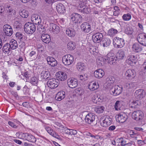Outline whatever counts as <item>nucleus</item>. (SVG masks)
Listing matches in <instances>:
<instances>
[{"label":"nucleus","instance_id":"obj_13","mask_svg":"<svg viewBox=\"0 0 146 146\" xmlns=\"http://www.w3.org/2000/svg\"><path fill=\"white\" fill-rule=\"evenodd\" d=\"M21 20V17L20 16H18L14 19L13 26L15 28L19 30L22 28V25L20 22Z\"/></svg>","mask_w":146,"mask_h":146},{"label":"nucleus","instance_id":"obj_20","mask_svg":"<svg viewBox=\"0 0 146 146\" xmlns=\"http://www.w3.org/2000/svg\"><path fill=\"white\" fill-rule=\"evenodd\" d=\"M104 75V72L101 69H99L95 70L94 72V76L97 78H100Z\"/></svg>","mask_w":146,"mask_h":146},{"label":"nucleus","instance_id":"obj_6","mask_svg":"<svg viewBox=\"0 0 146 146\" xmlns=\"http://www.w3.org/2000/svg\"><path fill=\"white\" fill-rule=\"evenodd\" d=\"M104 120L101 119L100 121V125L102 126L106 127L110 125L112 120L109 116H104Z\"/></svg>","mask_w":146,"mask_h":146},{"label":"nucleus","instance_id":"obj_46","mask_svg":"<svg viewBox=\"0 0 146 146\" xmlns=\"http://www.w3.org/2000/svg\"><path fill=\"white\" fill-rule=\"evenodd\" d=\"M28 11L25 10H23L19 12L20 16L24 18H27L29 15Z\"/></svg>","mask_w":146,"mask_h":146},{"label":"nucleus","instance_id":"obj_12","mask_svg":"<svg viewBox=\"0 0 146 146\" xmlns=\"http://www.w3.org/2000/svg\"><path fill=\"white\" fill-rule=\"evenodd\" d=\"M49 30L51 33H52L54 34H57L60 31V28L56 25L52 23L50 24Z\"/></svg>","mask_w":146,"mask_h":146},{"label":"nucleus","instance_id":"obj_24","mask_svg":"<svg viewBox=\"0 0 146 146\" xmlns=\"http://www.w3.org/2000/svg\"><path fill=\"white\" fill-rule=\"evenodd\" d=\"M47 60L48 64L54 67L57 65L56 60L52 57H48Z\"/></svg>","mask_w":146,"mask_h":146},{"label":"nucleus","instance_id":"obj_1","mask_svg":"<svg viewBox=\"0 0 146 146\" xmlns=\"http://www.w3.org/2000/svg\"><path fill=\"white\" fill-rule=\"evenodd\" d=\"M35 26L33 23L28 22L24 25V30L27 34H32L35 32Z\"/></svg>","mask_w":146,"mask_h":146},{"label":"nucleus","instance_id":"obj_21","mask_svg":"<svg viewBox=\"0 0 146 146\" xmlns=\"http://www.w3.org/2000/svg\"><path fill=\"white\" fill-rule=\"evenodd\" d=\"M31 20L35 25H39L41 21L40 16L36 14L33 15L31 17Z\"/></svg>","mask_w":146,"mask_h":146},{"label":"nucleus","instance_id":"obj_53","mask_svg":"<svg viewBox=\"0 0 146 146\" xmlns=\"http://www.w3.org/2000/svg\"><path fill=\"white\" fill-rule=\"evenodd\" d=\"M112 84L110 83L106 82L105 84H104V87L106 89H110V92L111 91L112 88H113V86Z\"/></svg>","mask_w":146,"mask_h":146},{"label":"nucleus","instance_id":"obj_44","mask_svg":"<svg viewBox=\"0 0 146 146\" xmlns=\"http://www.w3.org/2000/svg\"><path fill=\"white\" fill-rule=\"evenodd\" d=\"M92 102L95 104H97L100 101L101 99L98 98L96 94L92 95Z\"/></svg>","mask_w":146,"mask_h":146},{"label":"nucleus","instance_id":"obj_50","mask_svg":"<svg viewBox=\"0 0 146 146\" xmlns=\"http://www.w3.org/2000/svg\"><path fill=\"white\" fill-rule=\"evenodd\" d=\"M67 47L68 49L70 50L74 49L75 48L74 43L72 42H69L67 44Z\"/></svg>","mask_w":146,"mask_h":146},{"label":"nucleus","instance_id":"obj_40","mask_svg":"<svg viewBox=\"0 0 146 146\" xmlns=\"http://www.w3.org/2000/svg\"><path fill=\"white\" fill-rule=\"evenodd\" d=\"M26 140L29 142L35 143L36 141V139L34 136L31 134L28 133Z\"/></svg>","mask_w":146,"mask_h":146},{"label":"nucleus","instance_id":"obj_2","mask_svg":"<svg viewBox=\"0 0 146 146\" xmlns=\"http://www.w3.org/2000/svg\"><path fill=\"white\" fill-rule=\"evenodd\" d=\"M74 60L73 56L70 54L64 56L62 58V62L65 65H69L72 64Z\"/></svg>","mask_w":146,"mask_h":146},{"label":"nucleus","instance_id":"obj_51","mask_svg":"<svg viewBox=\"0 0 146 146\" xmlns=\"http://www.w3.org/2000/svg\"><path fill=\"white\" fill-rule=\"evenodd\" d=\"M117 143H120L121 145L125 146L127 144L126 141L122 137L118 138L117 140Z\"/></svg>","mask_w":146,"mask_h":146},{"label":"nucleus","instance_id":"obj_29","mask_svg":"<svg viewBox=\"0 0 146 146\" xmlns=\"http://www.w3.org/2000/svg\"><path fill=\"white\" fill-rule=\"evenodd\" d=\"M65 97V92L63 91H60L56 94L55 98L56 100L60 101L63 99Z\"/></svg>","mask_w":146,"mask_h":146},{"label":"nucleus","instance_id":"obj_41","mask_svg":"<svg viewBox=\"0 0 146 146\" xmlns=\"http://www.w3.org/2000/svg\"><path fill=\"white\" fill-rule=\"evenodd\" d=\"M134 32L133 29L131 27H127L125 30V32L126 34L128 35L132 34Z\"/></svg>","mask_w":146,"mask_h":146},{"label":"nucleus","instance_id":"obj_11","mask_svg":"<svg viewBox=\"0 0 146 146\" xmlns=\"http://www.w3.org/2000/svg\"><path fill=\"white\" fill-rule=\"evenodd\" d=\"M67 84L68 86L71 88L76 87L78 84L77 80L74 78H70L68 79Z\"/></svg>","mask_w":146,"mask_h":146},{"label":"nucleus","instance_id":"obj_5","mask_svg":"<svg viewBox=\"0 0 146 146\" xmlns=\"http://www.w3.org/2000/svg\"><path fill=\"white\" fill-rule=\"evenodd\" d=\"M128 118V116L124 113H119L116 116V120L120 123H123L125 122Z\"/></svg>","mask_w":146,"mask_h":146},{"label":"nucleus","instance_id":"obj_58","mask_svg":"<svg viewBox=\"0 0 146 146\" xmlns=\"http://www.w3.org/2000/svg\"><path fill=\"white\" fill-rule=\"evenodd\" d=\"M38 82V81L37 78L35 77L31 78L30 81V82L34 85H35Z\"/></svg>","mask_w":146,"mask_h":146},{"label":"nucleus","instance_id":"obj_33","mask_svg":"<svg viewBox=\"0 0 146 146\" xmlns=\"http://www.w3.org/2000/svg\"><path fill=\"white\" fill-rule=\"evenodd\" d=\"M50 74L48 71L44 70L41 73V78L42 79L46 80L49 78Z\"/></svg>","mask_w":146,"mask_h":146},{"label":"nucleus","instance_id":"obj_60","mask_svg":"<svg viewBox=\"0 0 146 146\" xmlns=\"http://www.w3.org/2000/svg\"><path fill=\"white\" fill-rule=\"evenodd\" d=\"M140 102L138 100L133 101L131 103L132 104V106H131L132 108H135L137 105H139Z\"/></svg>","mask_w":146,"mask_h":146},{"label":"nucleus","instance_id":"obj_37","mask_svg":"<svg viewBox=\"0 0 146 146\" xmlns=\"http://www.w3.org/2000/svg\"><path fill=\"white\" fill-rule=\"evenodd\" d=\"M117 30L111 29L108 31V35L111 37H113L117 33Z\"/></svg>","mask_w":146,"mask_h":146},{"label":"nucleus","instance_id":"obj_52","mask_svg":"<svg viewBox=\"0 0 146 146\" xmlns=\"http://www.w3.org/2000/svg\"><path fill=\"white\" fill-rule=\"evenodd\" d=\"M80 10L81 12L87 14L89 13L90 11V8L87 6H84V7L81 9H80Z\"/></svg>","mask_w":146,"mask_h":146},{"label":"nucleus","instance_id":"obj_27","mask_svg":"<svg viewBox=\"0 0 146 146\" xmlns=\"http://www.w3.org/2000/svg\"><path fill=\"white\" fill-rule=\"evenodd\" d=\"M136 58L134 55L130 56L128 57V58L126 60V62L129 65H132L133 63H135Z\"/></svg>","mask_w":146,"mask_h":146},{"label":"nucleus","instance_id":"obj_49","mask_svg":"<svg viewBox=\"0 0 146 146\" xmlns=\"http://www.w3.org/2000/svg\"><path fill=\"white\" fill-rule=\"evenodd\" d=\"M106 82L113 84L115 80L114 77L112 76H109L108 77L106 80Z\"/></svg>","mask_w":146,"mask_h":146},{"label":"nucleus","instance_id":"obj_34","mask_svg":"<svg viewBox=\"0 0 146 146\" xmlns=\"http://www.w3.org/2000/svg\"><path fill=\"white\" fill-rule=\"evenodd\" d=\"M10 45L8 43L5 44L3 47V51L6 53H9L11 50Z\"/></svg>","mask_w":146,"mask_h":146},{"label":"nucleus","instance_id":"obj_16","mask_svg":"<svg viewBox=\"0 0 146 146\" xmlns=\"http://www.w3.org/2000/svg\"><path fill=\"white\" fill-rule=\"evenodd\" d=\"M3 30L5 35L8 36H11L13 34V31L11 27L8 25H4Z\"/></svg>","mask_w":146,"mask_h":146},{"label":"nucleus","instance_id":"obj_14","mask_svg":"<svg viewBox=\"0 0 146 146\" xmlns=\"http://www.w3.org/2000/svg\"><path fill=\"white\" fill-rule=\"evenodd\" d=\"M103 38V35L102 33H95L92 36V39L93 42L96 43H98L100 42L102 40Z\"/></svg>","mask_w":146,"mask_h":146},{"label":"nucleus","instance_id":"obj_48","mask_svg":"<svg viewBox=\"0 0 146 146\" xmlns=\"http://www.w3.org/2000/svg\"><path fill=\"white\" fill-rule=\"evenodd\" d=\"M121 102L119 101H117L114 105V108L115 110L117 111L120 110V108L121 107Z\"/></svg>","mask_w":146,"mask_h":146},{"label":"nucleus","instance_id":"obj_36","mask_svg":"<svg viewBox=\"0 0 146 146\" xmlns=\"http://www.w3.org/2000/svg\"><path fill=\"white\" fill-rule=\"evenodd\" d=\"M9 44L10 45L11 49L13 50L16 49L18 47L17 41L14 39L11 40Z\"/></svg>","mask_w":146,"mask_h":146},{"label":"nucleus","instance_id":"obj_15","mask_svg":"<svg viewBox=\"0 0 146 146\" xmlns=\"http://www.w3.org/2000/svg\"><path fill=\"white\" fill-rule=\"evenodd\" d=\"M122 87L118 86H115L112 88L111 92H112L114 96H117L120 94L122 92Z\"/></svg>","mask_w":146,"mask_h":146},{"label":"nucleus","instance_id":"obj_23","mask_svg":"<svg viewBox=\"0 0 146 146\" xmlns=\"http://www.w3.org/2000/svg\"><path fill=\"white\" fill-rule=\"evenodd\" d=\"M56 9L57 12L60 13H64L66 11L64 5L61 3H58L57 4Z\"/></svg>","mask_w":146,"mask_h":146},{"label":"nucleus","instance_id":"obj_57","mask_svg":"<svg viewBox=\"0 0 146 146\" xmlns=\"http://www.w3.org/2000/svg\"><path fill=\"white\" fill-rule=\"evenodd\" d=\"M45 128L47 132L51 135L54 133L55 132L53 131V129L48 126H45Z\"/></svg>","mask_w":146,"mask_h":146},{"label":"nucleus","instance_id":"obj_31","mask_svg":"<svg viewBox=\"0 0 146 146\" xmlns=\"http://www.w3.org/2000/svg\"><path fill=\"white\" fill-rule=\"evenodd\" d=\"M66 32L68 36L72 37H74L76 34L75 31L74 29L71 28L67 29Z\"/></svg>","mask_w":146,"mask_h":146},{"label":"nucleus","instance_id":"obj_4","mask_svg":"<svg viewBox=\"0 0 146 146\" xmlns=\"http://www.w3.org/2000/svg\"><path fill=\"white\" fill-rule=\"evenodd\" d=\"M143 116V114L142 111L140 110L134 111L132 114L133 119L137 121L142 119Z\"/></svg>","mask_w":146,"mask_h":146},{"label":"nucleus","instance_id":"obj_43","mask_svg":"<svg viewBox=\"0 0 146 146\" xmlns=\"http://www.w3.org/2000/svg\"><path fill=\"white\" fill-rule=\"evenodd\" d=\"M124 86L127 89H131L135 87V84L133 82L126 83L124 84Z\"/></svg>","mask_w":146,"mask_h":146},{"label":"nucleus","instance_id":"obj_26","mask_svg":"<svg viewBox=\"0 0 146 146\" xmlns=\"http://www.w3.org/2000/svg\"><path fill=\"white\" fill-rule=\"evenodd\" d=\"M112 54L108 53L107 55V59L108 62L110 64H113L116 60V58L114 56H112Z\"/></svg>","mask_w":146,"mask_h":146},{"label":"nucleus","instance_id":"obj_19","mask_svg":"<svg viewBox=\"0 0 146 146\" xmlns=\"http://www.w3.org/2000/svg\"><path fill=\"white\" fill-rule=\"evenodd\" d=\"M82 31L84 33H88L91 29L90 25L87 23H83L80 26Z\"/></svg>","mask_w":146,"mask_h":146},{"label":"nucleus","instance_id":"obj_10","mask_svg":"<svg viewBox=\"0 0 146 146\" xmlns=\"http://www.w3.org/2000/svg\"><path fill=\"white\" fill-rule=\"evenodd\" d=\"M95 116L93 113H88L86 116L85 120L86 123L89 124H93L95 121Z\"/></svg>","mask_w":146,"mask_h":146},{"label":"nucleus","instance_id":"obj_38","mask_svg":"<svg viewBox=\"0 0 146 146\" xmlns=\"http://www.w3.org/2000/svg\"><path fill=\"white\" fill-rule=\"evenodd\" d=\"M85 66L84 64L81 62H78L77 65V68L79 71H81L84 70L85 68Z\"/></svg>","mask_w":146,"mask_h":146},{"label":"nucleus","instance_id":"obj_18","mask_svg":"<svg viewBox=\"0 0 146 146\" xmlns=\"http://www.w3.org/2000/svg\"><path fill=\"white\" fill-rule=\"evenodd\" d=\"M135 95L137 99L141 100L145 96V92L143 90L139 89L135 91Z\"/></svg>","mask_w":146,"mask_h":146},{"label":"nucleus","instance_id":"obj_55","mask_svg":"<svg viewBox=\"0 0 146 146\" xmlns=\"http://www.w3.org/2000/svg\"><path fill=\"white\" fill-rule=\"evenodd\" d=\"M122 18L124 21H128L131 18V15L129 13H127L123 15Z\"/></svg>","mask_w":146,"mask_h":146},{"label":"nucleus","instance_id":"obj_56","mask_svg":"<svg viewBox=\"0 0 146 146\" xmlns=\"http://www.w3.org/2000/svg\"><path fill=\"white\" fill-rule=\"evenodd\" d=\"M28 133H21L19 134V138L26 140L27 136Z\"/></svg>","mask_w":146,"mask_h":146},{"label":"nucleus","instance_id":"obj_63","mask_svg":"<svg viewBox=\"0 0 146 146\" xmlns=\"http://www.w3.org/2000/svg\"><path fill=\"white\" fill-rule=\"evenodd\" d=\"M16 37L18 39L21 40L22 39L23 35L20 32H18L16 33L15 35Z\"/></svg>","mask_w":146,"mask_h":146},{"label":"nucleus","instance_id":"obj_45","mask_svg":"<svg viewBox=\"0 0 146 146\" xmlns=\"http://www.w3.org/2000/svg\"><path fill=\"white\" fill-rule=\"evenodd\" d=\"M87 0H80L79 2L78 7L82 8L84 6H86V5L87 3Z\"/></svg>","mask_w":146,"mask_h":146},{"label":"nucleus","instance_id":"obj_64","mask_svg":"<svg viewBox=\"0 0 146 146\" xmlns=\"http://www.w3.org/2000/svg\"><path fill=\"white\" fill-rule=\"evenodd\" d=\"M143 56V54H141L135 56L136 58H136V61L137 60H141L142 59L141 58Z\"/></svg>","mask_w":146,"mask_h":146},{"label":"nucleus","instance_id":"obj_8","mask_svg":"<svg viewBox=\"0 0 146 146\" xmlns=\"http://www.w3.org/2000/svg\"><path fill=\"white\" fill-rule=\"evenodd\" d=\"M136 75V73L134 70L129 69L127 70L125 74L126 78L128 80H131L134 78Z\"/></svg>","mask_w":146,"mask_h":146},{"label":"nucleus","instance_id":"obj_62","mask_svg":"<svg viewBox=\"0 0 146 146\" xmlns=\"http://www.w3.org/2000/svg\"><path fill=\"white\" fill-rule=\"evenodd\" d=\"M89 50L91 53L93 54L94 52H96V49L95 46H90L89 48Z\"/></svg>","mask_w":146,"mask_h":146},{"label":"nucleus","instance_id":"obj_7","mask_svg":"<svg viewBox=\"0 0 146 146\" xmlns=\"http://www.w3.org/2000/svg\"><path fill=\"white\" fill-rule=\"evenodd\" d=\"M47 84L49 87L54 89L58 86L59 84L58 80L55 78H52L48 80Z\"/></svg>","mask_w":146,"mask_h":146},{"label":"nucleus","instance_id":"obj_9","mask_svg":"<svg viewBox=\"0 0 146 146\" xmlns=\"http://www.w3.org/2000/svg\"><path fill=\"white\" fill-rule=\"evenodd\" d=\"M72 21L75 23H80L82 22V17L79 14L75 13L71 16Z\"/></svg>","mask_w":146,"mask_h":146},{"label":"nucleus","instance_id":"obj_47","mask_svg":"<svg viewBox=\"0 0 146 146\" xmlns=\"http://www.w3.org/2000/svg\"><path fill=\"white\" fill-rule=\"evenodd\" d=\"M38 31L40 33L42 34L43 33V32H45V29L44 28V27L42 25H38L37 28Z\"/></svg>","mask_w":146,"mask_h":146},{"label":"nucleus","instance_id":"obj_54","mask_svg":"<svg viewBox=\"0 0 146 146\" xmlns=\"http://www.w3.org/2000/svg\"><path fill=\"white\" fill-rule=\"evenodd\" d=\"M6 10L7 13H9V14L15 15L16 14L15 10L11 8L10 6L8 7Z\"/></svg>","mask_w":146,"mask_h":146},{"label":"nucleus","instance_id":"obj_22","mask_svg":"<svg viewBox=\"0 0 146 146\" xmlns=\"http://www.w3.org/2000/svg\"><path fill=\"white\" fill-rule=\"evenodd\" d=\"M41 38L43 42L46 44L49 43L51 40L50 35L44 33L42 34Z\"/></svg>","mask_w":146,"mask_h":146},{"label":"nucleus","instance_id":"obj_3","mask_svg":"<svg viewBox=\"0 0 146 146\" xmlns=\"http://www.w3.org/2000/svg\"><path fill=\"white\" fill-rule=\"evenodd\" d=\"M113 44L115 47L121 48L124 45V40L123 38H115L113 40Z\"/></svg>","mask_w":146,"mask_h":146},{"label":"nucleus","instance_id":"obj_17","mask_svg":"<svg viewBox=\"0 0 146 146\" xmlns=\"http://www.w3.org/2000/svg\"><path fill=\"white\" fill-rule=\"evenodd\" d=\"M56 76L57 80H60L61 81L66 80L67 78V75L66 73L62 71H59L56 74Z\"/></svg>","mask_w":146,"mask_h":146},{"label":"nucleus","instance_id":"obj_30","mask_svg":"<svg viewBox=\"0 0 146 146\" xmlns=\"http://www.w3.org/2000/svg\"><path fill=\"white\" fill-rule=\"evenodd\" d=\"M99 87L98 84H97L96 82H90L88 85V88L92 91L96 90Z\"/></svg>","mask_w":146,"mask_h":146},{"label":"nucleus","instance_id":"obj_25","mask_svg":"<svg viewBox=\"0 0 146 146\" xmlns=\"http://www.w3.org/2000/svg\"><path fill=\"white\" fill-rule=\"evenodd\" d=\"M137 40L140 44L146 46V42L145 40L143 35L141 34H139L137 37Z\"/></svg>","mask_w":146,"mask_h":146},{"label":"nucleus","instance_id":"obj_42","mask_svg":"<svg viewBox=\"0 0 146 146\" xmlns=\"http://www.w3.org/2000/svg\"><path fill=\"white\" fill-rule=\"evenodd\" d=\"M104 109V108L103 106H97L95 107L94 111L98 113H103Z\"/></svg>","mask_w":146,"mask_h":146},{"label":"nucleus","instance_id":"obj_32","mask_svg":"<svg viewBox=\"0 0 146 146\" xmlns=\"http://www.w3.org/2000/svg\"><path fill=\"white\" fill-rule=\"evenodd\" d=\"M106 61V59L101 56L98 57L96 60L97 64L100 66L104 65Z\"/></svg>","mask_w":146,"mask_h":146},{"label":"nucleus","instance_id":"obj_39","mask_svg":"<svg viewBox=\"0 0 146 146\" xmlns=\"http://www.w3.org/2000/svg\"><path fill=\"white\" fill-rule=\"evenodd\" d=\"M103 46L104 47H107L109 46L111 43V41L108 38H106L103 41Z\"/></svg>","mask_w":146,"mask_h":146},{"label":"nucleus","instance_id":"obj_35","mask_svg":"<svg viewBox=\"0 0 146 146\" xmlns=\"http://www.w3.org/2000/svg\"><path fill=\"white\" fill-rule=\"evenodd\" d=\"M125 52L122 50H119L117 54V58L119 60H121L125 57Z\"/></svg>","mask_w":146,"mask_h":146},{"label":"nucleus","instance_id":"obj_61","mask_svg":"<svg viewBox=\"0 0 146 146\" xmlns=\"http://www.w3.org/2000/svg\"><path fill=\"white\" fill-rule=\"evenodd\" d=\"M87 76L86 75L84 74L83 75H80L79 76L80 79L82 81H85L87 79Z\"/></svg>","mask_w":146,"mask_h":146},{"label":"nucleus","instance_id":"obj_59","mask_svg":"<svg viewBox=\"0 0 146 146\" xmlns=\"http://www.w3.org/2000/svg\"><path fill=\"white\" fill-rule=\"evenodd\" d=\"M76 92L78 94L81 96L84 93V90L82 88H79L76 89Z\"/></svg>","mask_w":146,"mask_h":146},{"label":"nucleus","instance_id":"obj_28","mask_svg":"<svg viewBox=\"0 0 146 146\" xmlns=\"http://www.w3.org/2000/svg\"><path fill=\"white\" fill-rule=\"evenodd\" d=\"M132 48L134 52L137 53L140 52L142 50V47L137 43H135L133 45Z\"/></svg>","mask_w":146,"mask_h":146}]
</instances>
